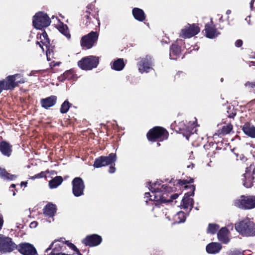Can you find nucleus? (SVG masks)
I'll return each mask as SVG.
<instances>
[{"label": "nucleus", "mask_w": 255, "mask_h": 255, "mask_svg": "<svg viewBox=\"0 0 255 255\" xmlns=\"http://www.w3.org/2000/svg\"><path fill=\"white\" fill-rule=\"evenodd\" d=\"M150 185L149 189L153 195V198H150L155 202H165L167 200L165 198V195L167 196V193L174 191L173 187L169 186H165L161 181H157L156 182Z\"/></svg>", "instance_id": "obj_1"}, {"label": "nucleus", "mask_w": 255, "mask_h": 255, "mask_svg": "<svg viewBox=\"0 0 255 255\" xmlns=\"http://www.w3.org/2000/svg\"><path fill=\"white\" fill-rule=\"evenodd\" d=\"M235 227L236 231L242 236H255V223L248 218L236 223Z\"/></svg>", "instance_id": "obj_2"}, {"label": "nucleus", "mask_w": 255, "mask_h": 255, "mask_svg": "<svg viewBox=\"0 0 255 255\" xmlns=\"http://www.w3.org/2000/svg\"><path fill=\"white\" fill-rule=\"evenodd\" d=\"M168 137V131L165 129L159 127L153 128L147 133V137L151 141H162L167 139Z\"/></svg>", "instance_id": "obj_3"}, {"label": "nucleus", "mask_w": 255, "mask_h": 255, "mask_svg": "<svg viewBox=\"0 0 255 255\" xmlns=\"http://www.w3.org/2000/svg\"><path fill=\"white\" fill-rule=\"evenodd\" d=\"M235 206L245 210L255 208V196L242 195L240 198L234 201Z\"/></svg>", "instance_id": "obj_4"}, {"label": "nucleus", "mask_w": 255, "mask_h": 255, "mask_svg": "<svg viewBox=\"0 0 255 255\" xmlns=\"http://www.w3.org/2000/svg\"><path fill=\"white\" fill-rule=\"evenodd\" d=\"M33 25L38 29L48 26L51 23V20L48 15L42 11L36 13L33 17Z\"/></svg>", "instance_id": "obj_5"}, {"label": "nucleus", "mask_w": 255, "mask_h": 255, "mask_svg": "<svg viewBox=\"0 0 255 255\" xmlns=\"http://www.w3.org/2000/svg\"><path fill=\"white\" fill-rule=\"evenodd\" d=\"M39 38L40 41L37 43L39 45L41 48L44 51L43 46L46 47V54L48 61H50L54 57L53 48L54 47L50 45V40L48 38V35L45 31H44L40 34Z\"/></svg>", "instance_id": "obj_6"}, {"label": "nucleus", "mask_w": 255, "mask_h": 255, "mask_svg": "<svg viewBox=\"0 0 255 255\" xmlns=\"http://www.w3.org/2000/svg\"><path fill=\"white\" fill-rule=\"evenodd\" d=\"M99 63V58L95 56H89L78 61L79 67L85 70H90L97 67Z\"/></svg>", "instance_id": "obj_7"}, {"label": "nucleus", "mask_w": 255, "mask_h": 255, "mask_svg": "<svg viewBox=\"0 0 255 255\" xmlns=\"http://www.w3.org/2000/svg\"><path fill=\"white\" fill-rule=\"evenodd\" d=\"M16 248V245L11 238L0 234V252L1 253L11 252Z\"/></svg>", "instance_id": "obj_8"}, {"label": "nucleus", "mask_w": 255, "mask_h": 255, "mask_svg": "<svg viewBox=\"0 0 255 255\" xmlns=\"http://www.w3.org/2000/svg\"><path fill=\"white\" fill-rule=\"evenodd\" d=\"M98 38L97 32L91 31L89 34L83 36L81 39V45L83 49H88L96 44Z\"/></svg>", "instance_id": "obj_9"}, {"label": "nucleus", "mask_w": 255, "mask_h": 255, "mask_svg": "<svg viewBox=\"0 0 255 255\" xmlns=\"http://www.w3.org/2000/svg\"><path fill=\"white\" fill-rule=\"evenodd\" d=\"M116 154L110 153L107 156H101L96 158L94 161L93 166L95 168H100L112 164L116 160Z\"/></svg>", "instance_id": "obj_10"}, {"label": "nucleus", "mask_w": 255, "mask_h": 255, "mask_svg": "<svg viewBox=\"0 0 255 255\" xmlns=\"http://www.w3.org/2000/svg\"><path fill=\"white\" fill-rule=\"evenodd\" d=\"M72 193L75 197H80L84 195L85 184L80 177H75L72 181Z\"/></svg>", "instance_id": "obj_11"}, {"label": "nucleus", "mask_w": 255, "mask_h": 255, "mask_svg": "<svg viewBox=\"0 0 255 255\" xmlns=\"http://www.w3.org/2000/svg\"><path fill=\"white\" fill-rule=\"evenodd\" d=\"M255 166L254 164H251L250 166L246 168V172L244 174L243 184L246 188H251L253 186L254 177V171Z\"/></svg>", "instance_id": "obj_12"}, {"label": "nucleus", "mask_w": 255, "mask_h": 255, "mask_svg": "<svg viewBox=\"0 0 255 255\" xmlns=\"http://www.w3.org/2000/svg\"><path fill=\"white\" fill-rule=\"evenodd\" d=\"M15 249L22 255H38L34 246L28 243H22L16 245Z\"/></svg>", "instance_id": "obj_13"}, {"label": "nucleus", "mask_w": 255, "mask_h": 255, "mask_svg": "<svg viewBox=\"0 0 255 255\" xmlns=\"http://www.w3.org/2000/svg\"><path fill=\"white\" fill-rule=\"evenodd\" d=\"M190 188L191 189V191L185 194L180 205L181 208L184 209H189L190 210L192 208L194 202L193 199L190 198V197L194 196V191L195 190V187L194 185H191Z\"/></svg>", "instance_id": "obj_14"}, {"label": "nucleus", "mask_w": 255, "mask_h": 255, "mask_svg": "<svg viewBox=\"0 0 255 255\" xmlns=\"http://www.w3.org/2000/svg\"><path fill=\"white\" fill-rule=\"evenodd\" d=\"M200 32V28L195 24H188L182 29L180 36L184 38H190L197 34Z\"/></svg>", "instance_id": "obj_15"}, {"label": "nucleus", "mask_w": 255, "mask_h": 255, "mask_svg": "<svg viewBox=\"0 0 255 255\" xmlns=\"http://www.w3.org/2000/svg\"><path fill=\"white\" fill-rule=\"evenodd\" d=\"M86 8L87 10L84 12L82 15V20L83 23L87 26H88L90 23V20L91 19V16H92L97 20L98 23L99 24V20L97 19V18L96 17V13H94L93 12V9L95 8L94 5L89 4L87 6Z\"/></svg>", "instance_id": "obj_16"}, {"label": "nucleus", "mask_w": 255, "mask_h": 255, "mask_svg": "<svg viewBox=\"0 0 255 255\" xmlns=\"http://www.w3.org/2000/svg\"><path fill=\"white\" fill-rule=\"evenodd\" d=\"M102 237L97 234L87 236L83 240L82 243L86 246L95 247L98 246L102 242Z\"/></svg>", "instance_id": "obj_17"}, {"label": "nucleus", "mask_w": 255, "mask_h": 255, "mask_svg": "<svg viewBox=\"0 0 255 255\" xmlns=\"http://www.w3.org/2000/svg\"><path fill=\"white\" fill-rule=\"evenodd\" d=\"M152 63V58L150 56L147 55L145 58H142L138 64L139 72H148L151 68Z\"/></svg>", "instance_id": "obj_18"}, {"label": "nucleus", "mask_w": 255, "mask_h": 255, "mask_svg": "<svg viewBox=\"0 0 255 255\" xmlns=\"http://www.w3.org/2000/svg\"><path fill=\"white\" fill-rule=\"evenodd\" d=\"M229 230L227 228H222L217 233L218 240L223 244H228L230 240L229 238Z\"/></svg>", "instance_id": "obj_19"}, {"label": "nucleus", "mask_w": 255, "mask_h": 255, "mask_svg": "<svg viewBox=\"0 0 255 255\" xmlns=\"http://www.w3.org/2000/svg\"><path fill=\"white\" fill-rule=\"evenodd\" d=\"M57 101V97L55 96H51L47 98L42 99L40 100V104L43 108L48 109V108L55 105Z\"/></svg>", "instance_id": "obj_20"}, {"label": "nucleus", "mask_w": 255, "mask_h": 255, "mask_svg": "<svg viewBox=\"0 0 255 255\" xmlns=\"http://www.w3.org/2000/svg\"><path fill=\"white\" fill-rule=\"evenodd\" d=\"M205 31L206 37L211 39L216 37L220 34L214 25L212 26L209 23L206 24Z\"/></svg>", "instance_id": "obj_21"}, {"label": "nucleus", "mask_w": 255, "mask_h": 255, "mask_svg": "<svg viewBox=\"0 0 255 255\" xmlns=\"http://www.w3.org/2000/svg\"><path fill=\"white\" fill-rule=\"evenodd\" d=\"M222 248L221 244L217 242H212L207 245L206 248L207 252L210 254H216L220 252Z\"/></svg>", "instance_id": "obj_22"}, {"label": "nucleus", "mask_w": 255, "mask_h": 255, "mask_svg": "<svg viewBox=\"0 0 255 255\" xmlns=\"http://www.w3.org/2000/svg\"><path fill=\"white\" fill-rule=\"evenodd\" d=\"M0 151L3 155L9 157L12 152V146L5 141L0 142Z\"/></svg>", "instance_id": "obj_23"}, {"label": "nucleus", "mask_w": 255, "mask_h": 255, "mask_svg": "<svg viewBox=\"0 0 255 255\" xmlns=\"http://www.w3.org/2000/svg\"><path fill=\"white\" fill-rule=\"evenodd\" d=\"M57 208L55 205L49 203L43 209V214L45 216L53 217L56 212Z\"/></svg>", "instance_id": "obj_24"}, {"label": "nucleus", "mask_w": 255, "mask_h": 255, "mask_svg": "<svg viewBox=\"0 0 255 255\" xmlns=\"http://www.w3.org/2000/svg\"><path fill=\"white\" fill-rule=\"evenodd\" d=\"M233 129V125L231 124H228L222 127V128L218 130L213 135V137L215 138L216 136L222 137L226 134H229Z\"/></svg>", "instance_id": "obj_25"}, {"label": "nucleus", "mask_w": 255, "mask_h": 255, "mask_svg": "<svg viewBox=\"0 0 255 255\" xmlns=\"http://www.w3.org/2000/svg\"><path fill=\"white\" fill-rule=\"evenodd\" d=\"M242 130L248 136L255 138V127L253 125L247 123L243 125Z\"/></svg>", "instance_id": "obj_26"}, {"label": "nucleus", "mask_w": 255, "mask_h": 255, "mask_svg": "<svg viewBox=\"0 0 255 255\" xmlns=\"http://www.w3.org/2000/svg\"><path fill=\"white\" fill-rule=\"evenodd\" d=\"M110 65L112 69L119 71L122 70L124 68L125 66V63L124 59L117 58L113 62H111Z\"/></svg>", "instance_id": "obj_27"}, {"label": "nucleus", "mask_w": 255, "mask_h": 255, "mask_svg": "<svg viewBox=\"0 0 255 255\" xmlns=\"http://www.w3.org/2000/svg\"><path fill=\"white\" fill-rule=\"evenodd\" d=\"M181 54V47L176 45L172 44L170 49V58L173 60H176Z\"/></svg>", "instance_id": "obj_28"}, {"label": "nucleus", "mask_w": 255, "mask_h": 255, "mask_svg": "<svg viewBox=\"0 0 255 255\" xmlns=\"http://www.w3.org/2000/svg\"><path fill=\"white\" fill-rule=\"evenodd\" d=\"M132 13L134 18L139 21H143L145 19L146 16L144 12L139 8H133Z\"/></svg>", "instance_id": "obj_29"}, {"label": "nucleus", "mask_w": 255, "mask_h": 255, "mask_svg": "<svg viewBox=\"0 0 255 255\" xmlns=\"http://www.w3.org/2000/svg\"><path fill=\"white\" fill-rule=\"evenodd\" d=\"M63 180L60 176H57L49 181V186L50 189L57 188L61 184Z\"/></svg>", "instance_id": "obj_30"}, {"label": "nucleus", "mask_w": 255, "mask_h": 255, "mask_svg": "<svg viewBox=\"0 0 255 255\" xmlns=\"http://www.w3.org/2000/svg\"><path fill=\"white\" fill-rule=\"evenodd\" d=\"M75 77V74L74 71L72 70H69L65 72L62 75L59 76L58 79L59 81L63 82L66 80H71Z\"/></svg>", "instance_id": "obj_31"}, {"label": "nucleus", "mask_w": 255, "mask_h": 255, "mask_svg": "<svg viewBox=\"0 0 255 255\" xmlns=\"http://www.w3.org/2000/svg\"><path fill=\"white\" fill-rule=\"evenodd\" d=\"M0 177L4 180H13L16 178V176L8 173L4 168L0 167Z\"/></svg>", "instance_id": "obj_32"}, {"label": "nucleus", "mask_w": 255, "mask_h": 255, "mask_svg": "<svg viewBox=\"0 0 255 255\" xmlns=\"http://www.w3.org/2000/svg\"><path fill=\"white\" fill-rule=\"evenodd\" d=\"M58 30L60 33L63 34L68 39L71 38V34L66 24H65L63 23H60L59 25Z\"/></svg>", "instance_id": "obj_33"}, {"label": "nucleus", "mask_w": 255, "mask_h": 255, "mask_svg": "<svg viewBox=\"0 0 255 255\" xmlns=\"http://www.w3.org/2000/svg\"><path fill=\"white\" fill-rule=\"evenodd\" d=\"M220 227L216 224H209L207 229V233L211 234H215L219 229Z\"/></svg>", "instance_id": "obj_34"}, {"label": "nucleus", "mask_w": 255, "mask_h": 255, "mask_svg": "<svg viewBox=\"0 0 255 255\" xmlns=\"http://www.w3.org/2000/svg\"><path fill=\"white\" fill-rule=\"evenodd\" d=\"M71 106V104L68 101H65L61 105L60 109V113L62 114L66 113L68 111Z\"/></svg>", "instance_id": "obj_35"}, {"label": "nucleus", "mask_w": 255, "mask_h": 255, "mask_svg": "<svg viewBox=\"0 0 255 255\" xmlns=\"http://www.w3.org/2000/svg\"><path fill=\"white\" fill-rule=\"evenodd\" d=\"M49 172L50 171L48 170H47L45 171H41V172L36 174L33 176H31L30 177H29V179L34 180L36 178H46L47 177V173Z\"/></svg>", "instance_id": "obj_36"}, {"label": "nucleus", "mask_w": 255, "mask_h": 255, "mask_svg": "<svg viewBox=\"0 0 255 255\" xmlns=\"http://www.w3.org/2000/svg\"><path fill=\"white\" fill-rule=\"evenodd\" d=\"M228 117L230 118H234L236 115V110L233 106H229L228 108Z\"/></svg>", "instance_id": "obj_37"}, {"label": "nucleus", "mask_w": 255, "mask_h": 255, "mask_svg": "<svg viewBox=\"0 0 255 255\" xmlns=\"http://www.w3.org/2000/svg\"><path fill=\"white\" fill-rule=\"evenodd\" d=\"M169 193H167V196L165 195V198L167 200V202H162L163 203H167L171 202L173 200L177 199L178 198V194H174L170 196L169 197V198H168V194Z\"/></svg>", "instance_id": "obj_38"}, {"label": "nucleus", "mask_w": 255, "mask_h": 255, "mask_svg": "<svg viewBox=\"0 0 255 255\" xmlns=\"http://www.w3.org/2000/svg\"><path fill=\"white\" fill-rule=\"evenodd\" d=\"M177 217L179 219V221L178 223H183L185 221L186 218L185 216V214L183 212H179L177 214Z\"/></svg>", "instance_id": "obj_39"}, {"label": "nucleus", "mask_w": 255, "mask_h": 255, "mask_svg": "<svg viewBox=\"0 0 255 255\" xmlns=\"http://www.w3.org/2000/svg\"><path fill=\"white\" fill-rule=\"evenodd\" d=\"M66 244L67 246L72 250L75 251V252L78 251L77 248L72 243H70L69 241L66 242Z\"/></svg>", "instance_id": "obj_40"}, {"label": "nucleus", "mask_w": 255, "mask_h": 255, "mask_svg": "<svg viewBox=\"0 0 255 255\" xmlns=\"http://www.w3.org/2000/svg\"><path fill=\"white\" fill-rule=\"evenodd\" d=\"M245 86L246 87H251V88L252 89H254L255 88V81L254 82H247L245 84Z\"/></svg>", "instance_id": "obj_41"}, {"label": "nucleus", "mask_w": 255, "mask_h": 255, "mask_svg": "<svg viewBox=\"0 0 255 255\" xmlns=\"http://www.w3.org/2000/svg\"><path fill=\"white\" fill-rule=\"evenodd\" d=\"M228 255H242V253L239 251H234L230 252Z\"/></svg>", "instance_id": "obj_42"}, {"label": "nucleus", "mask_w": 255, "mask_h": 255, "mask_svg": "<svg viewBox=\"0 0 255 255\" xmlns=\"http://www.w3.org/2000/svg\"><path fill=\"white\" fill-rule=\"evenodd\" d=\"M189 182L187 180H177V184L181 185H186Z\"/></svg>", "instance_id": "obj_43"}, {"label": "nucleus", "mask_w": 255, "mask_h": 255, "mask_svg": "<svg viewBox=\"0 0 255 255\" xmlns=\"http://www.w3.org/2000/svg\"><path fill=\"white\" fill-rule=\"evenodd\" d=\"M243 45V41L241 39L237 40L235 42V46L237 47H240Z\"/></svg>", "instance_id": "obj_44"}, {"label": "nucleus", "mask_w": 255, "mask_h": 255, "mask_svg": "<svg viewBox=\"0 0 255 255\" xmlns=\"http://www.w3.org/2000/svg\"><path fill=\"white\" fill-rule=\"evenodd\" d=\"M144 198H149V200L153 201V200H151L150 198H153V195L152 194L151 195L150 193L147 192L145 193ZM153 201H154L153 200Z\"/></svg>", "instance_id": "obj_45"}, {"label": "nucleus", "mask_w": 255, "mask_h": 255, "mask_svg": "<svg viewBox=\"0 0 255 255\" xmlns=\"http://www.w3.org/2000/svg\"><path fill=\"white\" fill-rule=\"evenodd\" d=\"M252 252L250 250H245L242 253V255H251Z\"/></svg>", "instance_id": "obj_46"}, {"label": "nucleus", "mask_w": 255, "mask_h": 255, "mask_svg": "<svg viewBox=\"0 0 255 255\" xmlns=\"http://www.w3.org/2000/svg\"><path fill=\"white\" fill-rule=\"evenodd\" d=\"M115 171H116V168L114 166H110L109 169V173H113L115 172Z\"/></svg>", "instance_id": "obj_47"}, {"label": "nucleus", "mask_w": 255, "mask_h": 255, "mask_svg": "<svg viewBox=\"0 0 255 255\" xmlns=\"http://www.w3.org/2000/svg\"><path fill=\"white\" fill-rule=\"evenodd\" d=\"M3 223V217L0 213V230L1 229Z\"/></svg>", "instance_id": "obj_48"}, {"label": "nucleus", "mask_w": 255, "mask_h": 255, "mask_svg": "<svg viewBox=\"0 0 255 255\" xmlns=\"http://www.w3.org/2000/svg\"><path fill=\"white\" fill-rule=\"evenodd\" d=\"M37 223L36 222H32L31 223L30 225V227L31 228H35L37 226Z\"/></svg>", "instance_id": "obj_49"}, {"label": "nucleus", "mask_w": 255, "mask_h": 255, "mask_svg": "<svg viewBox=\"0 0 255 255\" xmlns=\"http://www.w3.org/2000/svg\"><path fill=\"white\" fill-rule=\"evenodd\" d=\"M184 74L183 72H179L175 75V78H178L180 77V75H182L183 76H184Z\"/></svg>", "instance_id": "obj_50"}, {"label": "nucleus", "mask_w": 255, "mask_h": 255, "mask_svg": "<svg viewBox=\"0 0 255 255\" xmlns=\"http://www.w3.org/2000/svg\"><path fill=\"white\" fill-rule=\"evenodd\" d=\"M58 65H59V63H57L55 62L54 61H52L50 63V66L51 67H55L56 66Z\"/></svg>", "instance_id": "obj_51"}, {"label": "nucleus", "mask_w": 255, "mask_h": 255, "mask_svg": "<svg viewBox=\"0 0 255 255\" xmlns=\"http://www.w3.org/2000/svg\"><path fill=\"white\" fill-rule=\"evenodd\" d=\"M56 242V241H55V242H53V243L50 245V246H49V248H48L45 250V252H47V253L49 250H50L52 249V246L53 245V244H54V243H55Z\"/></svg>", "instance_id": "obj_52"}, {"label": "nucleus", "mask_w": 255, "mask_h": 255, "mask_svg": "<svg viewBox=\"0 0 255 255\" xmlns=\"http://www.w3.org/2000/svg\"><path fill=\"white\" fill-rule=\"evenodd\" d=\"M240 160H242V161H246L247 160V158L245 157V156L243 154H241L240 156Z\"/></svg>", "instance_id": "obj_53"}, {"label": "nucleus", "mask_w": 255, "mask_h": 255, "mask_svg": "<svg viewBox=\"0 0 255 255\" xmlns=\"http://www.w3.org/2000/svg\"><path fill=\"white\" fill-rule=\"evenodd\" d=\"M40 71H32L30 75H34L36 73H38Z\"/></svg>", "instance_id": "obj_54"}, {"label": "nucleus", "mask_w": 255, "mask_h": 255, "mask_svg": "<svg viewBox=\"0 0 255 255\" xmlns=\"http://www.w3.org/2000/svg\"><path fill=\"white\" fill-rule=\"evenodd\" d=\"M27 182H21V183H20V185L21 186H24L25 187H26L27 186Z\"/></svg>", "instance_id": "obj_55"}, {"label": "nucleus", "mask_w": 255, "mask_h": 255, "mask_svg": "<svg viewBox=\"0 0 255 255\" xmlns=\"http://www.w3.org/2000/svg\"><path fill=\"white\" fill-rule=\"evenodd\" d=\"M255 0H252L250 2L251 7L252 8Z\"/></svg>", "instance_id": "obj_56"}, {"label": "nucleus", "mask_w": 255, "mask_h": 255, "mask_svg": "<svg viewBox=\"0 0 255 255\" xmlns=\"http://www.w3.org/2000/svg\"><path fill=\"white\" fill-rule=\"evenodd\" d=\"M194 167V164H191L190 165H187V168H193Z\"/></svg>", "instance_id": "obj_57"}, {"label": "nucleus", "mask_w": 255, "mask_h": 255, "mask_svg": "<svg viewBox=\"0 0 255 255\" xmlns=\"http://www.w3.org/2000/svg\"><path fill=\"white\" fill-rule=\"evenodd\" d=\"M15 187V185L14 184H12L10 186V190H11V189H14Z\"/></svg>", "instance_id": "obj_58"}, {"label": "nucleus", "mask_w": 255, "mask_h": 255, "mask_svg": "<svg viewBox=\"0 0 255 255\" xmlns=\"http://www.w3.org/2000/svg\"><path fill=\"white\" fill-rule=\"evenodd\" d=\"M251 65H250V66H255V61H252L251 62Z\"/></svg>", "instance_id": "obj_59"}, {"label": "nucleus", "mask_w": 255, "mask_h": 255, "mask_svg": "<svg viewBox=\"0 0 255 255\" xmlns=\"http://www.w3.org/2000/svg\"><path fill=\"white\" fill-rule=\"evenodd\" d=\"M231 13V10H227V11H226V14H230V13Z\"/></svg>", "instance_id": "obj_60"}, {"label": "nucleus", "mask_w": 255, "mask_h": 255, "mask_svg": "<svg viewBox=\"0 0 255 255\" xmlns=\"http://www.w3.org/2000/svg\"><path fill=\"white\" fill-rule=\"evenodd\" d=\"M10 190L11 191L13 192L12 193V195L13 196H14L16 194V193H15V191H14L13 189H11V190Z\"/></svg>", "instance_id": "obj_61"}, {"label": "nucleus", "mask_w": 255, "mask_h": 255, "mask_svg": "<svg viewBox=\"0 0 255 255\" xmlns=\"http://www.w3.org/2000/svg\"><path fill=\"white\" fill-rule=\"evenodd\" d=\"M14 79H15V81H16L17 80H20L21 79L20 78L18 77H14Z\"/></svg>", "instance_id": "obj_62"}, {"label": "nucleus", "mask_w": 255, "mask_h": 255, "mask_svg": "<svg viewBox=\"0 0 255 255\" xmlns=\"http://www.w3.org/2000/svg\"><path fill=\"white\" fill-rule=\"evenodd\" d=\"M54 172H55V171H51V174H53V173Z\"/></svg>", "instance_id": "obj_63"}, {"label": "nucleus", "mask_w": 255, "mask_h": 255, "mask_svg": "<svg viewBox=\"0 0 255 255\" xmlns=\"http://www.w3.org/2000/svg\"><path fill=\"white\" fill-rule=\"evenodd\" d=\"M221 82H223V78H221Z\"/></svg>", "instance_id": "obj_64"}]
</instances>
